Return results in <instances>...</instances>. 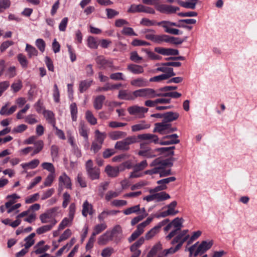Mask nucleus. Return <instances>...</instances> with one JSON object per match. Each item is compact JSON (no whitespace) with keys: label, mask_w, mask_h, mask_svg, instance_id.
Instances as JSON below:
<instances>
[{"label":"nucleus","mask_w":257,"mask_h":257,"mask_svg":"<svg viewBox=\"0 0 257 257\" xmlns=\"http://www.w3.org/2000/svg\"><path fill=\"white\" fill-rule=\"evenodd\" d=\"M145 33L146 39L158 44L163 42H171L174 44H181L183 42V40L179 38L170 37L164 34L156 35L155 31L153 29H147Z\"/></svg>","instance_id":"f257e3e1"},{"label":"nucleus","mask_w":257,"mask_h":257,"mask_svg":"<svg viewBox=\"0 0 257 257\" xmlns=\"http://www.w3.org/2000/svg\"><path fill=\"white\" fill-rule=\"evenodd\" d=\"M212 245V241H203L199 244V242H197L189 247L187 250L189 252L190 256L193 255L196 257L198 255L203 254L207 250L210 249Z\"/></svg>","instance_id":"f03ea898"},{"label":"nucleus","mask_w":257,"mask_h":257,"mask_svg":"<svg viewBox=\"0 0 257 257\" xmlns=\"http://www.w3.org/2000/svg\"><path fill=\"white\" fill-rule=\"evenodd\" d=\"M137 142L138 140L136 136H129L121 141L117 142L114 148L118 150L127 151L130 149V145Z\"/></svg>","instance_id":"7ed1b4c3"},{"label":"nucleus","mask_w":257,"mask_h":257,"mask_svg":"<svg viewBox=\"0 0 257 257\" xmlns=\"http://www.w3.org/2000/svg\"><path fill=\"white\" fill-rule=\"evenodd\" d=\"M135 99L137 97L153 98L156 97L157 91L150 88H142L134 91Z\"/></svg>","instance_id":"20e7f679"},{"label":"nucleus","mask_w":257,"mask_h":257,"mask_svg":"<svg viewBox=\"0 0 257 257\" xmlns=\"http://www.w3.org/2000/svg\"><path fill=\"white\" fill-rule=\"evenodd\" d=\"M125 168H130V167L127 165V162L123 163L119 166L116 167H112L110 165H107L105 167V171L109 177H115L118 175L120 172L123 171Z\"/></svg>","instance_id":"39448f33"},{"label":"nucleus","mask_w":257,"mask_h":257,"mask_svg":"<svg viewBox=\"0 0 257 257\" xmlns=\"http://www.w3.org/2000/svg\"><path fill=\"white\" fill-rule=\"evenodd\" d=\"M127 110L130 115H135L138 118H143L145 117V114L148 112V108L134 105L128 107Z\"/></svg>","instance_id":"423d86ee"},{"label":"nucleus","mask_w":257,"mask_h":257,"mask_svg":"<svg viewBox=\"0 0 257 257\" xmlns=\"http://www.w3.org/2000/svg\"><path fill=\"white\" fill-rule=\"evenodd\" d=\"M112 240L115 243H118L123 238V230L120 225H114L111 229L108 230Z\"/></svg>","instance_id":"0eeeda50"},{"label":"nucleus","mask_w":257,"mask_h":257,"mask_svg":"<svg viewBox=\"0 0 257 257\" xmlns=\"http://www.w3.org/2000/svg\"><path fill=\"white\" fill-rule=\"evenodd\" d=\"M95 61L101 68L106 69L109 68L111 71H116L119 69V67L113 65V62L111 60L105 59L103 56H98L95 59Z\"/></svg>","instance_id":"6e6552de"},{"label":"nucleus","mask_w":257,"mask_h":257,"mask_svg":"<svg viewBox=\"0 0 257 257\" xmlns=\"http://www.w3.org/2000/svg\"><path fill=\"white\" fill-rule=\"evenodd\" d=\"M140 150L138 154L147 158H153L156 157V150H152L149 146L145 143H141L140 145Z\"/></svg>","instance_id":"1a4fd4ad"},{"label":"nucleus","mask_w":257,"mask_h":257,"mask_svg":"<svg viewBox=\"0 0 257 257\" xmlns=\"http://www.w3.org/2000/svg\"><path fill=\"white\" fill-rule=\"evenodd\" d=\"M183 219L181 218L177 217L172 220L171 224L175 228L170 233L166 236V238L167 240L171 239L174 236L178 231H180L183 227Z\"/></svg>","instance_id":"9d476101"},{"label":"nucleus","mask_w":257,"mask_h":257,"mask_svg":"<svg viewBox=\"0 0 257 257\" xmlns=\"http://www.w3.org/2000/svg\"><path fill=\"white\" fill-rule=\"evenodd\" d=\"M170 165L172 166L173 164L169 163L167 160H164L160 158H158L153 160L150 164V166L153 167L154 169H156L157 174L159 173L162 169H165L166 166Z\"/></svg>","instance_id":"9b49d317"},{"label":"nucleus","mask_w":257,"mask_h":257,"mask_svg":"<svg viewBox=\"0 0 257 257\" xmlns=\"http://www.w3.org/2000/svg\"><path fill=\"white\" fill-rule=\"evenodd\" d=\"M137 140L139 139L141 141H146L147 142L145 143L147 145L149 144L154 143V144H158L159 143V138L157 136L152 134L146 133L139 135L137 136Z\"/></svg>","instance_id":"f8f14e48"},{"label":"nucleus","mask_w":257,"mask_h":257,"mask_svg":"<svg viewBox=\"0 0 257 257\" xmlns=\"http://www.w3.org/2000/svg\"><path fill=\"white\" fill-rule=\"evenodd\" d=\"M156 9L161 13L169 14L176 13L179 9L177 7L161 4L159 1Z\"/></svg>","instance_id":"ddd939ff"},{"label":"nucleus","mask_w":257,"mask_h":257,"mask_svg":"<svg viewBox=\"0 0 257 257\" xmlns=\"http://www.w3.org/2000/svg\"><path fill=\"white\" fill-rule=\"evenodd\" d=\"M169 123L163 121L162 122L156 123L153 130L154 133H159L161 135L168 134Z\"/></svg>","instance_id":"4468645a"},{"label":"nucleus","mask_w":257,"mask_h":257,"mask_svg":"<svg viewBox=\"0 0 257 257\" xmlns=\"http://www.w3.org/2000/svg\"><path fill=\"white\" fill-rule=\"evenodd\" d=\"M166 63H162L161 64H157V65H160V66L158 67L156 69V72H162L164 73L163 75H167L168 77L171 78L172 76L175 75V73L174 72L173 69L171 67H167L168 65H165Z\"/></svg>","instance_id":"2eb2a0df"},{"label":"nucleus","mask_w":257,"mask_h":257,"mask_svg":"<svg viewBox=\"0 0 257 257\" xmlns=\"http://www.w3.org/2000/svg\"><path fill=\"white\" fill-rule=\"evenodd\" d=\"M155 51L164 56L177 55L179 54V51L178 50L172 48L156 47L155 48Z\"/></svg>","instance_id":"dca6fc26"},{"label":"nucleus","mask_w":257,"mask_h":257,"mask_svg":"<svg viewBox=\"0 0 257 257\" xmlns=\"http://www.w3.org/2000/svg\"><path fill=\"white\" fill-rule=\"evenodd\" d=\"M59 185L63 186L65 188L71 189L72 183L70 178L65 173H63L58 178Z\"/></svg>","instance_id":"f3484780"},{"label":"nucleus","mask_w":257,"mask_h":257,"mask_svg":"<svg viewBox=\"0 0 257 257\" xmlns=\"http://www.w3.org/2000/svg\"><path fill=\"white\" fill-rule=\"evenodd\" d=\"M178 136L177 134L166 136L163 137L164 139H169V140L159 142L161 145H169L172 144H178L180 140L178 139Z\"/></svg>","instance_id":"a211bd4d"},{"label":"nucleus","mask_w":257,"mask_h":257,"mask_svg":"<svg viewBox=\"0 0 257 257\" xmlns=\"http://www.w3.org/2000/svg\"><path fill=\"white\" fill-rule=\"evenodd\" d=\"M57 221L56 219H53L51 221V224L42 226L36 229V233L38 234H41L51 230L56 224Z\"/></svg>","instance_id":"6ab92c4d"},{"label":"nucleus","mask_w":257,"mask_h":257,"mask_svg":"<svg viewBox=\"0 0 257 257\" xmlns=\"http://www.w3.org/2000/svg\"><path fill=\"white\" fill-rule=\"evenodd\" d=\"M112 240H113L108 230L98 237L97 243L100 245H104L107 244L109 241Z\"/></svg>","instance_id":"aec40b11"},{"label":"nucleus","mask_w":257,"mask_h":257,"mask_svg":"<svg viewBox=\"0 0 257 257\" xmlns=\"http://www.w3.org/2000/svg\"><path fill=\"white\" fill-rule=\"evenodd\" d=\"M40 164V161L38 159H34L29 162L24 163L21 164V166L24 169L23 173H27L28 169H34L37 167Z\"/></svg>","instance_id":"412c9836"},{"label":"nucleus","mask_w":257,"mask_h":257,"mask_svg":"<svg viewBox=\"0 0 257 257\" xmlns=\"http://www.w3.org/2000/svg\"><path fill=\"white\" fill-rule=\"evenodd\" d=\"M148 81L143 77L134 79L131 81V84L136 87H144L149 86Z\"/></svg>","instance_id":"4be33fe9"},{"label":"nucleus","mask_w":257,"mask_h":257,"mask_svg":"<svg viewBox=\"0 0 257 257\" xmlns=\"http://www.w3.org/2000/svg\"><path fill=\"white\" fill-rule=\"evenodd\" d=\"M176 236L173 239L171 243V244H174L178 243L177 245L180 248L182 247L183 244L186 241L189 240V238L186 237L185 235H182L180 233H177Z\"/></svg>","instance_id":"5701e85b"},{"label":"nucleus","mask_w":257,"mask_h":257,"mask_svg":"<svg viewBox=\"0 0 257 257\" xmlns=\"http://www.w3.org/2000/svg\"><path fill=\"white\" fill-rule=\"evenodd\" d=\"M150 126L151 125L149 123H146L145 121H142L140 123L133 125L131 126V128L132 132H136L148 129Z\"/></svg>","instance_id":"b1692460"},{"label":"nucleus","mask_w":257,"mask_h":257,"mask_svg":"<svg viewBox=\"0 0 257 257\" xmlns=\"http://www.w3.org/2000/svg\"><path fill=\"white\" fill-rule=\"evenodd\" d=\"M118 97L120 99L133 100L135 99L134 92L131 93L125 90H121L119 91Z\"/></svg>","instance_id":"393cba45"},{"label":"nucleus","mask_w":257,"mask_h":257,"mask_svg":"<svg viewBox=\"0 0 257 257\" xmlns=\"http://www.w3.org/2000/svg\"><path fill=\"white\" fill-rule=\"evenodd\" d=\"M82 214L84 217H86L88 214L92 215L93 214L92 205L87 200L85 201L82 205Z\"/></svg>","instance_id":"a878e982"},{"label":"nucleus","mask_w":257,"mask_h":257,"mask_svg":"<svg viewBox=\"0 0 257 257\" xmlns=\"http://www.w3.org/2000/svg\"><path fill=\"white\" fill-rule=\"evenodd\" d=\"M127 69L128 71L135 74H141L144 71V68L142 66L134 64L128 65Z\"/></svg>","instance_id":"bb28decb"},{"label":"nucleus","mask_w":257,"mask_h":257,"mask_svg":"<svg viewBox=\"0 0 257 257\" xmlns=\"http://www.w3.org/2000/svg\"><path fill=\"white\" fill-rule=\"evenodd\" d=\"M127 135V134L122 131H113L109 133L108 136L112 140H117L124 138Z\"/></svg>","instance_id":"cd10ccee"},{"label":"nucleus","mask_w":257,"mask_h":257,"mask_svg":"<svg viewBox=\"0 0 257 257\" xmlns=\"http://www.w3.org/2000/svg\"><path fill=\"white\" fill-rule=\"evenodd\" d=\"M179 114L177 112L169 111L164 113L163 121L168 123L177 119L179 117Z\"/></svg>","instance_id":"c85d7f7f"},{"label":"nucleus","mask_w":257,"mask_h":257,"mask_svg":"<svg viewBox=\"0 0 257 257\" xmlns=\"http://www.w3.org/2000/svg\"><path fill=\"white\" fill-rule=\"evenodd\" d=\"M105 99V96L102 95H100L96 97L93 102L94 108L97 110L101 109Z\"/></svg>","instance_id":"c756f323"},{"label":"nucleus","mask_w":257,"mask_h":257,"mask_svg":"<svg viewBox=\"0 0 257 257\" xmlns=\"http://www.w3.org/2000/svg\"><path fill=\"white\" fill-rule=\"evenodd\" d=\"M25 51L27 53L29 58L37 56L38 54L37 49L33 46L28 44H27L26 45Z\"/></svg>","instance_id":"7c9ffc66"},{"label":"nucleus","mask_w":257,"mask_h":257,"mask_svg":"<svg viewBox=\"0 0 257 257\" xmlns=\"http://www.w3.org/2000/svg\"><path fill=\"white\" fill-rule=\"evenodd\" d=\"M162 249V244L160 242L155 244L148 252L147 257H154L157 253Z\"/></svg>","instance_id":"2f4dec72"},{"label":"nucleus","mask_w":257,"mask_h":257,"mask_svg":"<svg viewBox=\"0 0 257 257\" xmlns=\"http://www.w3.org/2000/svg\"><path fill=\"white\" fill-rule=\"evenodd\" d=\"M107 227V226L105 222L97 224L93 227V231L92 233L96 235L106 229Z\"/></svg>","instance_id":"473e14b6"},{"label":"nucleus","mask_w":257,"mask_h":257,"mask_svg":"<svg viewBox=\"0 0 257 257\" xmlns=\"http://www.w3.org/2000/svg\"><path fill=\"white\" fill-rule=\"evenodd\" d=\"M105 138L106 134L105 133H101L99 130L95 131V140L94 142L102 145Z\"/></svg>","instance_id":"72a5a7b5"},{"label":"nucleus","mask_w":257,"mask_h":257,"mask_svg":"<svg viewBox=\"0 0 257 257\" xmlns=\"http://www.w3.org/2000/svg\"><path fill=\"white\" fill-rule=\"evenodd\" d=\"M161 227V225H158L152 228L146 234L145 238L147 240H149L153 238L157 233L159 232V229Z\"/></svg>","instance_id":"f704fd0d"},{"label":"nucleus","mask_w":257,"mask_h":257,"mask_svg":"<svg viewBox=\"0 0 257 257\" xmlns=\"http://www.w3.org/2000/svg\"><path fill=\"white\" fill-rule=\"evenodd\" d=\"M87 173L92 180L98 179L99 178L100 170L98 168L94 167V169L87 171Z\"/></svg>","instance_id":"c9c22d12"},{"label":"nucleus","mask_w":257,"mask_h":257,"mask_svg":"<svg viewBox=\"0 0 257 257\" xmlns=\"http://www.w3.org/2000/svg\"><path fill=\"white\" fill-rule=\"evenodd\" d=\"M177 203L176 201H173L167 206L168 208L167 211L170 216H174L178 213L179 211L175 210Z\"/></svg>","instance_id":"e433bc0d"},{"label":"nucleus","mask_w":257,"mask_h":257,"mask_svg":"<svg viewBox=\"0 0 257 257\" xmlns=\"http://www.w3.org/2000/svg\"><path fill=\"white\" fill-rule=\"evenodd\" d=\"M73 220V219L69 217L63 218L59 225L58 230H61L67 226H70L72 223Z\"/></svg>","instance_id":"4c0bfd02"},{"label":"nucleus","mask_w":257,"mask_h":257,"mask_svg":"<svg viewBox=\"0 0 257 257\" xmlns=\"http://www.w3.org/2000/svg\"><path fill=\"white\" fill-rule=\"evenodd\" d=\"M155 200L158 201H162L170 198V196L165 192L155 193Z\"/></svg>","instance_id":"58836bf2"},{"label":"nucleus","mask_w":257,"mask_h":257,"mask_svg":"<svg viewBox=\"0 0 257 257\" xmlns=\"http://www.w3.org/2000/svg\"><path fill=\"white\" fill-rule=\"evenodd\" d=\"M34 144L35 147L33 152L31 154V156H34L36 154L40 153L43 150L44 147V143L42 140L38 141L37 142H35Z\"/></svg>","instance_id":"ea45409f"},{"label":"nucleus","mask_w":257,"mask_h":257,"mask_svg":"<svg viewBox=\"0 0 257 257\" xmlns=\"http://www.w3.org/2000/svg\"><path fill=\"white\" fill-rule=\"evenodd\" d=\"M43 114L49 123L52 124L53 125H55V120L54 118V114L52 111L50 110H44Z\"/></svg>","instance_id":"a19ab883"},{"label":"nucleus","mask_w":257,"mask_h":257,"mask_svg":"<svg viewBox=\"0 0 257 257\" xmlns=\"http://www.w3.org/2000/svg\"><path fill=\"white\" fill-rule=\"evenodd\" d=\"M35 236V233H32L29 236L25 238V241L26 242L24 244V246L27 248H29L31 246H32L35 243V240L34 237Z\"/></svg>","instance_id":"79ce46f5"},{"label":"nucleus","mask_w":257,"mask_h":257,"mask_svg":"<svg viewBox=\"0 0 257 257\" xmlns=\"http://www.w3.org/2000/svg\"><path fill=\"white\" fill-rule=\"evenodd\" d=\"M189 2H179L178 3L182 7L185 8H188L191 9H195L196 8V5L197 2L198 0H189Z\"/></svg>","instance_id":"37998d69"},{"label":"nucleus","mask_w":257,"mask_h":257,"mask_svg":"<svg viewBox=\"0 0 257 257\" xmlns=\"http://www.w3.org/2000/svg\"><path fill=\"white\" fill-rule=\"evenodd\" d=\"M87 45L90 49H96L97 48L98 43L97 40L92 36H89L87 40Z\"/></svg>","instance_id":"c03bdc74"},{"label":"nucleus","mask_w":257,"mask_h":257,"mask_svg":"<svg viewBox=\"0 0 257 257\" xmlns=\"http://www.w3.org/2000/svg\"><path fill=\"white\" fill-rule=\"evenodd\" d=\"M92 80H85L80 82L79 84V91L82 93L86 91L91 85Z\"/></svg>","instance_id":"a18cd8bd"},{"label":"nucleus","mask_w":257,"mask_h":257,"mask_svg":"<svg viewBox=\"0 0 257 257\" xmlns=\"http://www.w3.org/2000/svg\"><path fill=\"white\" fill-rule=\"evenodd\" d=\"M70 109L71 112V115L73 121H75L77 118V112L78 109L76 104L75 103H72L70 105Z\"/></svg>","instance_id":"49530a36"},{"label":"nucleus","mask_w":257,"mask_h":257,"mask_svg":"<svg viewBox=\"0 0 257 257\" xmlns=\"http://www.w3.org/2000/svg\"><path fill=\"white\" fill-rule=\"evenodd\" d=\"M85 118L86 120L92 125H95L97 123V119L94 116L92 112L88 110L85 113Z\"/></svg>","instance_id":"de8ad7c7"},{"label":"nucleus","mask_w":257,"mask_h":257,"mask_svg":"<svg viewBox=\"0 0 257 257\" xmlns=\"http://www.w3.org/2000/svg\"><path fill=\"white\" fill-rule=\"evenodd\" d=\"M180 247L177 245L175 247H171L168 249H164L162 251L161 254H160L159 255H163V257L166 256L168 254H173L175 253L179 249H180Z\"/></svg>","instance_id":"09e8293b"},{"label":"nucleus","mask_w":257,"mask_h":257,"mask_svg":"<svg viewBox=\"0 0 257 257\" xmlns=\"http://www.w3.org/2000/svg\"><path fill=\"white\" fill-rule=\"evenodd\" d=\"M87 129L83 123H80L79 127V133L80 135L82 136L84 139L87 141L88 140V134Z\"/></svg>","instance_id":"8fccbe9b"},{"label":"nucleus","mask_w":257,"mask_h":257,"mask_svg":"<svg viewBox=\"0 0 257 257\" xmlns=\"http://www.w3.org/2000/svg\"><path fill=\"white\" fill-rule=\"evenodd\" d=\"M39 218L41 220V222L44 224L47 223L51 224V221L53 219L46 212L41 214L39 216Z\"/></svg>","instance_id":"3c124183"},{"label":"nucleus","mask_w":257,"mask_h":257,"mask_svg":"<svg viewBox=\"0 0 257 257\" xmlns=\"http://www.w3.org/2000/svg\"><path fill=\"white\" fill-rule=\"evenodd\" d=\"M50 248V246L48 245H45L43 246H38L36 247V245L34 246V250L32 252L35 253L36 254H39L45 252L47 251Z\"/></svg>","instance_id":"603ef678"},{"label":"nucleus","mask_w":257,"mask_h":257,"mask_svg":"<svg viewBox=\"0 0 257 257\" xmlns=\"http://www.w3.org/2000/svg\"><path fill=\"white\" fill-rule=\"evenodd\" d=\"M140 211V207L139 205H135L125 209L123 211V213L125 215H130L133 213H137Z\"/></svg>","instance_id":"864d4df0"},{"label":"nucleus","mask_w":257,"mask_h":257,"mask_svg":"<svg viewBox=\"0 0 257 257\" xmlns=\"http://www.w3.org/2000/svg\"><path fill=\"white\" fill-rule=\"evenodd\" d=\"M175 147L174 146L170 147H163L156 149V150L157 151L161 152L162 153H167L168 155H173L174 154V152L173 150H174Z\"/></svg>","instance_id":"5fc2aeb1"},{"label":"nucleus","mask_w":257,"mask_h":257,"mask_svg":"<svg viewBox=\"0 0 257 257\" xmlns=\"http://www.w3.org/2000/svg\"><path fill=\"white\" fill-rule=\"evenodd\" d=\"M18 60L20 64L23 68H27L28 64V61L25 55L22 54H19L18 55Z\"/></svg>","instance_id":"6e6d98bb"},{"label":"nucleus","mask_w":257,"mask_h":257,"mask_svg":"<svg viewBox=\"0 0 257 257\" xmlns=\"http://www.w3.org/2000/svg\"><path fill=\"white\" fill-rule=\"evenodd\" d=\"M148 166V163L146 160H143L139 163L136 164L134 166V170L136 171H142L145 169Z\"/></svg>","instance_id":"4d7b16f0"},{"label":"nucleus","mask_w":257,"mask_h":257,"mask_svg":"<svg viewBox=\"0 0 257 257\" xmlns=\"http://www.w3.org/2000/svg\"><path fill=\"white\" fill-rule=\"evenodd\" d=\"M36 46L39 50L42 52H44L45 50L46 43L42 39H38L35 42Z\"/></svg>","instance_id":"13d9d810"},{"label":"nucleus","mask_w":257,"mask_h":257,"mask_svg":"<svg viewBox=\"0 0 257 257\" xmlns=\"http://www.w3.org/2000/svg\"><path fill=\"white\" fill-rule=\"evenodd\" d=\"M55 178V173H50L46 177L44 182V185L45 187L50 186Z\"/></svg>","instance_id":"bf43d9fd"},{"label":"nucleus","mask_w":257,"mask_h":257,"mask_svg":"<svg viewBox=\"0 0 257 257\" xmlns=\"http://www.w3.org/2000/svg\"><path fill=\"white\" fill-rule=\"evenodd\" d=\"M39 197V194L38 193L34 194L27 197L25 199V203L26 204H31L37 201Z\"/></svg>","instance_id":"052dcab7"},{"label":"nucleus","mask_w":257,"mask_h":257,"mask_svg":"<svg viewBox=\"0 0 257 257\" xmlns=\"http://www.w3.org/2000/svg\"><path fill=\"white\" fill-rule=\"evenodd\" d=\"M42 168L49 171L51 173H55V169L54 165L51 163L44 162L42 164Z\"/></svg>","instance_id":"680f3d73"},{"label":"nucleus","mask_w":257,"mask_h":257,"mask_svg":"<svg viewBox=\"0 0 257 257\" xmlns=\"http://www.w3.org/2000/svg\"><path fill=\"white\" fill-rule=\"evenodd\" d=\"M114 250L111 247H107L102 250L101 255L102 257H110L113 253Z\"/></svg>","instance_id":"e2e57ef3"},{"label":"nucleus","mask_w":257,"mask_h":257,"mask_svg":"<svg viewBox=\"0 0 257 257\" xmlns=\"http://www.w3.org/2000/svg\"><path fill=\"white\" fill-rule=\"evenodd\" d=\"M170 77H168L167 75L161 74L151 78L149 79L150 82H160L162 80H167Z\"/></svg>","instance_id":"0e129e2a"},{"label":"nucleus","mask_w":257,"mask_h":257,"mask_svg":"<svg viewBox=\"0 0 257 257\" xmlns=\"http://www.w3.org/2000/svg\"><path fill=\"white\" fill-rule=\"evenodd\" d=\"M142 5H132L130 8L128 9L127 12L135 13H141Z\"/></svg>","instance_id":"69168bd1"},{"label":"nucleus","mask_w":257,"mask_h":257,"mask_svg":"<svg viewBox=\"0 0 257 257\" xmlns=\"http://www.w3.org/2000/svg\"><path fill=\"white\" fill-rule=\"evenodd\" d=\"M119 194L118 192L116 191H109L105 194V199L107 201H109L111 199L117 197Z\"/></svg>","instance_id":"338daca9"},{"label":"nucleus","mask_w":257,"mask_h":257,"mask_svg":"<svg viewBox=\"0 0 257 257\" xmlns=\"http://www.w3.org/2000/svg\"><path fill=\"white\" fill-rule=\"evenodd\" d=\"M110 78L114 80H124V75L121 72H116L112 73L110 75Z\"/></svg>","instance_id":"774afa93"}]
</instances>
